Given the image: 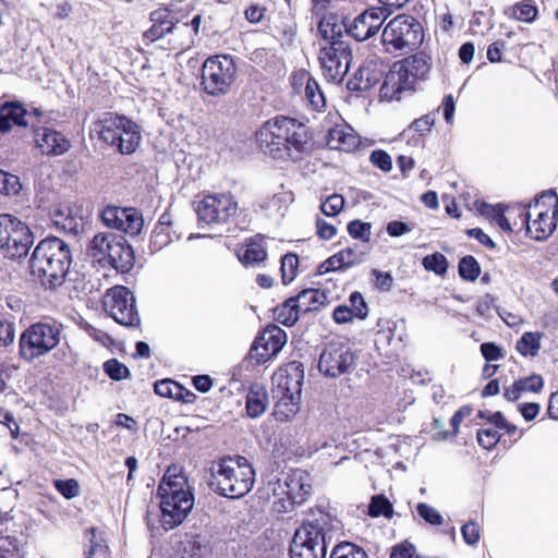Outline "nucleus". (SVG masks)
Wrapping results in <instances>:
<instances>
[{
    "label": "nucleus",
    "mask_w": 558,
    "mask_h": 558,
    "mask_svg": "<svg viewBox=\"0 0 558 558\" xmlns=\"http://www.w3.org/2000/svg\"><path fill=\"white\" fill-rule=\"evenodd\" d=\"M54 487L66 499H72L80 494V485L76 480H57Z\"/></svg>",
    "instance_id": "3c124183"
},
{
    "label": "nucleus",
    "mask_w": 558,
    "mask_h": 558,
    "mask_svg": "<svg viewBox=\"0 0 558 558\" xmlns=\"http://www.w3.org/2000/svg\"><path fill=\"white\" fill-rule=\"evenodd\" d=\"M281 494L293 504L301 505L307 500L312 493L311 477L303 470H291L278 480Z\"/></svg>",
    "instance_id": "aec40b11"
},
{
    "label": "nucleus",
    "mask_w": 558,
    "mask_h": 558,
    "mask_svg": "<svg viewBox=\"0 0 558 558\" xmlns=\"http://www.w3.org/2000/svg\"><path fill=\"white\" fill-rule=\"evenodd\" d=\"M50 219L56 229L69 234H78L84 228L83 217L77 209L70 205H57L53 207Z\"/></svg>",
    "instance_id": "5701e85b"
},
{
    "label": "nucleus",
    "mask_w": 558,
    "mask_h": 558,
    "mask_svg": "<svg viewBox=\"0 0 558 558\" xmlns=\"http://www.w3.org/2000/svg\"><path fill=\"white\" fill-rule=\"evenodd\" d=\"M372 226L368 222H362L360 220H353L348 225L349 234L364 242L369 241Z\"/></svg>",
    "instance_id": "09e8293b"
},
{
    "label": "nucleus",
    "mask_w": 558,
    "mask_h": 558,
    "mask_svg": "<svg viewBox=\"0 0 558 558\" xmlns=\"http://www.w3.org/2000/svg\"><path fill=\"white\" fill-rule=\"evenodd\" d=\"M461 533L469 545H474L480 539V526L474 521L465 523L461 529Z\"/></svg>",
    "instance_id": "bf43d9fd"
},
{
    "label": "nucleus",
    "mask_w": 558,
    "mask_h": 558,
    "mask_svg": "<svg viewBox=\"0 0 558 558\" xmlns=\"http://www.w3.org/2000/svg\"><path fill=\"white\" fill-rule=\"evenodd\" d=\"M418 515L424 519L427 523L432 525H440L442 524L444 518L438 510L434 507L421 502L416 507Z\"/></svg>",
    "instance_id": "8fccbe9b"
},
{
    "label": "nucleus",
    "mask_w": 558,
    "mask_h": 558,
    "mask_svg": "<svg viewBox=\"0 0 558 558\" xmlns=\"http://www.w3.org/2000/svg\"><path fill=\"white\" fill-rule=\"evenodd\" d=\"M206 538L201 535H185L175 549V558H202L207 553Z\"/></svg>",
    "instance_id": "c756f323"
},
{
    "label": "nucleus",
    "mask_w": 558,
    "mask_h": 558,
    "mask_svg": "<svg viewBox=\"0 0 558 558\" xmlns=\"http://www.w3.org/2000/svg\"><path fill=\"white\" fill-rule=\"evenodd\" d=\"M35 142L43 154L62 155L70 147V141L60 132L49 128H38L35 130Z\"/></svg>",
    "instance_id": "b1692460"
},
{
    "label": "nucleus",
    "mask_w": 558,
    "mask_h": 558,
    "mask_svg": "<svg viewBox=\"0 0 558 558\" xmlns=\"http://www.w3.org/2000/svg\"><path fill=\"white\" fill-rule=\"evenodd\" d=\"M236 65L232 57L217 54L205 60L202 66V86L210 96L229 93L235 82Z\"/></svg>",
    "instance_id": "9d476101"
},
{
    "label": "nucleus",
    "mask_w": 558,
    "mask_h": 558,
    "mask_svg": "<svg viewBox=\"0 0 558 558\" xmlns=\"http://www.w3.org/2000/svg\"><path fill=\"white\" fill-rule=\"evenodd\" d=\"M359 143L353 129L347 124L335 125L328 132L327 145L330 149L351 151Z\"/></svg>",
    "instance_id": "a878e982"
},
{
    "label": "nucleus",
    "mask_w": 558,
    "mask_h": 558,
    "mask_svg": "<svg viewBox=\"0 0 558 558\" xmlns=\"http://www.w3.org/2000/svg\"><path fill=\"white\" fill-rule=\"evenodd\" d=\"M369 159L374 166L385 172H389L392 168L391 157L385 150H374Z\"/></svg>",
    "instance_id": "6e6d98bb"
},
{
    "label": "nucleus",
    "mask_w": 558,
    "mask_h": 558,
    "mask_svg": "<svg viewBox=\"0 0 558 558\" xmlns=\"http://www.w3.org/2000/svg\"><path fill=\"white\" fill-rule=\"evenodd\" d=\"M365 259V253L356 252L353 247H347L327 258L318 266L320 275L329 271H342L362 264Z\"/></svg>",
    "instance_id": "393cba45"
},
{
    "label": "nucleus",
    "mask_w": 558,
    "mask_h": 558,
    "mask_svg": "<svg viewBox=\"0 0 558 558\" xmlns=\"http://www.w3.org/2000/svg\"><path fill=\"white\" fill-rule=\"evenodd\" d=\"M71 264L69 245L57 236L41 240L29 259L32 276L49 290H56L64 283Z\"/></svg>",
    "instance_id": "f03ea898"
},
{
    "label": "nucleus",
    "mask_w": 558,
    "mask_h": 558,
    "mask_svg": "<svg viewBox=\"0 0 558 558\" xmlns=\"http://www.w3.org/2000/svg\"><path fill=\"white\" fill-rule=\"evenodd\" d=\"M104 369L106 374L113 380H121L130 375L129 368L116 359L107 361L104 364Z\"/></svg>",
    "instance_id": "de8ad7c7"
},
{
    "label": "nucleus",
    "mask_w": 558,
    "mask_h": 558,
    "mask_svg": "<svg viewBox=\"0 0 558 558\" xmlns=\"http://www.w3.org/2000/svg\"><path fill=\"white\" fill-rule=\"evenodd\" d=\"M301 366V363L292 362L286 369H281L272 377V398L276 400L275 415L278 420H288L299 410L304 378Z\"/></svg>",
    "instance_id": "0eeeda50"
},
{
    "label": "nucleus",
    "mask_w": 558,
    "mask_h": 558,
    "mask_svg": "<svg viewBox=\"0 0 558 558\" xmlns=\"http://www.w3.org/2000/svg\"><path fill=\"white\" fill-rule=\"evenodd\" d=\"M34 243L29 227L9 214L0 215V248L11 259L25 257Z\"/></svg>",
    "instance_id": "9b49d317"
},
{
    "label": "nucleus",
    "mask_w": 558,
    "mask_h": 558,
    "mask_svg": "<svg viewBox=\"0 0 558 558\" xmlns=\"http://www.w3.org/2000/svg\"><path fill=\"white\" fill-rule=\"evenodd\" d=\"M330 558H368L367 554L361 547L352 543H342L337 545L331 551Z\"/></svg>",
    "instance_id": "ea45409f"
},
{
    "label": "nucleus",
    "mask_w": 558,
    "mask_h": 558,
    "mask_svg": "<svg viewBox=\"0 0 558 558\" xmlns=\"http://www.w3.org/2000/svg\"><path fill=\"white\" fill-rule=\"evenodd\" d=\"M299 265V258L295 254H286L281 259L282 281L284 284L290 283L295 275Z\"/></svg>",
    "instance_id": "37998d69"
},
{
    "label": "nucleus",
    "mask_w": 558,
    "mask_h": 558,
    "mask_svg": "<svg viewBox=\"0 0 558 558\" xmlns=\"http://www.w3.org/2000/svg\"><path fill=\"white\" fill-rule=\"evenodd\" d=\"M171 241L170 230H166V227H155L151 232L149 247L155 253L166 247Z\"/></svg>",
    "instance_id": "c03bdc74"
},
{
    "label": "nucleus",
    "mask_w": 558,
    "mask_h": 558,
    "mask_svg": "<svg viewBox=\"0 0 558 558\" xmlns=\"http://www.w3.org/2000/svg\"><path fill=\"white\" fill-rule=\"evenodd\" d=\"M301 314L303 313L302 311H299V306L294 298L288 299L275 311L276 319L288 327L293 326L299 320Z\"/></svg>",
    "instance_id": "2f4dec72"
},
{
    "label": "nucleus",
    "mask_w": 558,
    "mask_h": 558,
    "mask_svg": "<svg viewBox=\"0 0 558 558\" xmlns=\"http://www.w3.org/2000/svg\"><path fill=\"white\" fill-rule=\"evenodd\" d=\"M286 342V332L278 326H269L255 339L252 349L258 359L266 361L276 355Z\"/></svg>",
    "instance_id": "4be33fe9"
},
{
    "label": "nucleus",
    "mask_w": 558,
    "mask_h": 558,
    "mask_svg": "<svg viewBox=\"0 0 558 558\" xmlns=\"http://www.w3.org/2000/svg\"><path fill=\"white\" fill-rule=\"evenodd\" d=\"M174 24H158L153 23L151 27L145 32V37L151 41L161 38L166 34L170 33L173 28Z\"/></svg>",
    "instance_id": "052dcab7"
},
{
    "label": "nucleus",
    "mask_w": 558,
    "mask_h": 558,
    "mask_svg": "<svg viewBox=\"0 0 558 558\" xmlns=\"http://www.w3.org/2000/svg\"><path fill=\"white\" fill-rule=\"evenodd\" d=\"M269 404L268 393L264 386L254 384L246 395V413L250 417L256 418L265 413Z\"/></svg>",
    "instance_id": "c85d7f7f"
},
{
    "label": "nucleus",
    "mask_w": 558,
    "mask_h": 558,
    "mask_svg": "<svg viewBox=\"0 0 558 558\" xmlns=\"http://www.w3.org/2000/svg\"><path fill=\"white\" fill-rule=\"evenodd\" d=\"M422 32L421 24L413 16L400 14L385 26L381 41L387 52L413 49L422 43Z\"/></svg>",
    "instance_id": "f8f14e48"
},
{
    "label": "nucleus",
    "mask_w": 558,
    "mask_h": 558,
    "mask_svg": "<svg viewBox=\"0 0 558 558\" xmlns=\"http://www.w3.org/2000/svg\"><path fill=\"white\" fill-rule=\"evenodd\" d=\"M355 359V353L348 343L330 341L319 355L318 369L326 377L338 378L354 368Z\"/></svg>",
    "instance_id": "ddd939ff"
},
{
    "label": "nucleus",
    "mask_w": 558,
    "mask_h": 558,
    "mask_svg": "<svg viewBox=\"0 0 558 558\" xmlns=\"http://www.w3.org/2000/svg\"><path fill=\"white\" fill-rule=\"evenodd\" d=\"M376 80L377 78L372 75L369 68L361 66L348 81L347 86L352 92H365L375 85Z\"/></svg>",
    "instance_id": "473e14b6"
},
{
    "label": "nucleus",
    "mask_w": 558,
    "mask_h": 558,
    "mask_svg": "<svg viewBox=\"0 0 558 558\" xmlns=\"http://www.w3.org/2000/svg\"><path fill=\"white\" fill-rule=\"evenodd\" d=\"M429 69V59L423 53L409 56L393 63L380 87V97L401 100L402 94L412 92L416 82L426 77Z\"/></svg>",
    "instance_id": "423d86ee"
},
{
    "label": "nucleus",
    "mask_w": 558,
    "mask_h": 558,
    "mask_svg": "<svg viewBox=\"0 0 558 558\" xmlns=\"http://www.w3.org/2000/svg\"><path fill=\"white\" fill-rule=\"evenodd\" d=\"M305 96L310 104L316 109L320 110L325 107V97L320 90L318 83L312 78L307 77L306 86H305Z\"/></svg>",
    "instance_id": "a19ab883"
},
{
    "label": "nucleus",
    "mask_w": 558,
    "mask_h": 558,
    "mask_svg": "<svg viewBox=\"0 0 558 558\" xmlns=\"http://www.w3.org/2000/svg\"><path fill=\"white\" fill-rule=\"evenodd\" d=\"M372 276L375 278V287L380 291H390L393 284V278L390 272L380 271L377 269L372 270Z\"/></svg>",
    "instance_id": "4d7b16f0"
},
{
    "label": "nucleus",
    "mask_w": 558,
    "mask_h": 558,
    "mask_svg": "<svg viewBox=\"0 0 558 558\" xmlns=\"http://www.w3.org/2000/svg\"><path fill=\"white\" fill-rule=\"evenodd\" d=\"M422 265L427 271L444 275L448 269L447 258L441 253H434L423 258Z\"/></svg>",
    "instance_id": "79ce46f5"
},
{
    "label": "nucleus",
    "mask_w": 558,
    "mask_h": 558,
    "mask_svg": "<svg viewBox=\"0 0 558 558\" xmlns=\"http://www.w3.org/2000/svg\"><path fill=\"white\" fill-rule=\"evenodd\" d=\"M128 121L129 119L123 116L105 113L97 121L93 122L90 134L97 136L101 143L111 147V145H117L118 133L125 131V123Z\"/></svg>",
    "instance_id": "412c9836"
},
{
    "label": "nucleus",
    "mask_w": 558,
    "mask_h": 558,
    "mask_svg": "<svg viewBox=\"0 0 558 558\" xmlns=\"http://www.w3.org/2000/svg\"><path fill=\"white\" fill-rule=\"evenodd\" d=\"M317 235L323 240H330L337 234V228L322 218L316 220Z\"/></svg>",
    "instance_id": "0e129e2a"
},
{
    "label": "nucleus",
    "mask_w": 558,
    "mask_h": 558,
    "mask_svg": "<svg viewBox=\"0 0 558 558\" xmlns=\"http://www.w3.org/2000/svg\"><path fill=\"white\" fill-rule=\"evenodd\" d=\"M87 254L101 265H109L122 272L129 271L134 264V253L126 240L111 232H98L87 245Z\"/></svg>",
    "instance_id": "6e6552de"
},
{
    "label": "nucleus",
    "mask_w": 558,
    "mask_h": 558,
    "mask_svg": "<svg viewBox=\"0 0 558 558\" xmlns=\"http://www.w3.org/2000/svg\"><path fill=\"white\" fill-rule=\"evenodd\" d=\"M14 125L26 126L29 124V113L20 105H11L2 108Z\"/></svg>",
    "instance_id": "a18cd8bd"
},
{
    "label": "nucleus",
    "mask_w": 558,
    "mask_h": 558,
    "mask_svg": "<svg viewBox=\"0 0 558 558\" xmlns=\"http://www.w3.org/2000/svg\"><path fill=\"white\" fill-rule=\"evenodd\" d=\"M368 514L373 518L384 515L391 518L393 514L392 504L384 496H373L368 506Z\"/></svg>",
    "instance_id": "e433bc0d"
},
{
    "label": "nucleus",
    "mask_w": 558,
    "mask_h": 558,
    "mask_svg": "<svg viewBox=\"0 0 558 558\" xmlns=\"http://www.w3.org/2000/svg\"><path fill=\"white\" fill-rule=\"evenodd\" d=\"M521 383L522 391L526 392H538L544 387V380L542 376L533 374L529 377H524L519 379Z\"/></svg>",
    "instance_id": "13d9d810"
},
{
    "label": "nucleus",
    "mask_w": 558,
    "mask_h": 558,
    "mask_svg": "<svg viewBox=\"0 0 558 558\" xmlns=\"http://www.w3.org/2000/svg\"><path fill=\"white\" fill-rule=\"evenodd\" d=\"M331 517L319 511L296 529L290 544L291 558H326L327 538H331Z\"/></svg>",
    "instance_id": "39448f33"
},
{
    "label": "nucleus",
    "mask_w": 558,
    "mask_h": 558,
    "mask_svg": "<svg viewBox=\"0 0 558 558\" xmlns=\"http://www.w3.org/2000/svg\"><path fill=\"white\" fill-rule=\"evenodd\" d=\"M14 340V325L7 320H0V348L11 344Z\"/></svg>",
    "instance_id": "680f3d73"
},
{
    "label": "nucleus",
    "mask_w": 558,
    "mask_h": 558,
    "mask_svg": "<svg viewBox=\"0 0 558 558\" xmlns=\"http://www.w3.org/2000/svg\"><path fill=\"white\" fill-rule=\"evenodd\" d=\"M541 332H524L517 342V350L523 356H536L541 350Z\"/></svg>",
    "instance_id": "72a5a7b5"
},
{
    "label": "nucleus",
    "mask_w": 558,
    "mask_h": 558,
    "mask_svg": "<svg viewBox=\"0 0 558 558\" xmlns=\"http://www.w3.org/2000/svg\"><path fill=\"white\" fill-rule=\"evenodd\" d=\"M256 143L264 154L283 159L291 151L306 153L311 148L307 128L295 119L279 116L266 121L256 132Z\"/></svg>",
    "instance_id": "f257e3e1"
},
{
    "label": "nucleus",
    "mask_w": 558,
    "mask_h": 558,
    "mask_svg": "<svg viewBox=\"0 0 558 558\" xmlns=\"http://www.w3.org/2000/svg\"><path fill=\"white\" fill-rule=\"evenodd\" d=\"M102 223L131 236L140 234L144 226L143 215L135 208L107 206L100 214Z\"/></svg>",
    "instance_id": "a211bd4d"
},
{
    "label": "nucleus",
    "mask_w": 558,
    "mask_h": 558,
    "mask_svg": "<svg viewBox=\"0 0 558 558\" xmlns=\"http://www.w3.org/2000/svg\"><path fill=\"white\" fill-rule=\"evenodd\" d=\"M499 434L495 427L480 429L477 432V441L485 449H492L499 441Z\"/></svg>",
    "instance_id": "5fc2aeb1"
},
{
    "label": "nucleus",
    "mask_w": 558,
    "mask_h": 558,
    "mask_svg": "<svg viewBox=\"0 0 558 558\" xmlns=\"http://www.w3.org/2000/svg\"><path fill=\"white\" fill-rule=\"evenodd\" d=\"M480 274L481 267L473 256L466 255L461 258L459 263V275L461 278L468 281H475Z\"/></svg>",
    "instance_id": "58836bf2"
},
{
    "label": "nucleus",
    "mask_w": 558,
    "mask_h": 558,
    "mask_svg": "<svg viewBox=\"0 0 558 558\" xmlns=\"http://www.w3.org/2000/svg\"><path fill=\"white\" fill-rule=\"evenodd\" d=\"M117 145H111V148L116 149L122 155L133 154L141 143V132L137 124L129 120L125 123V131L118 133Z\"/></svg>",
    "instance_id": "cd10ccee"
},
{
    "label": "nucleus",
    "mask_w": 558,
    "mask_h": 558,
    "mask_svg": "<svg viewBox=\"0 0 558 558\" xmlns=\"http://www.w3.org/2000/svg\"><path fill=\"white\" fill-rule=\"evenodd\" d=\"M104 305L106 312L120 325L137 327L140 315L136 310L135 296L125 287L117 286L108 290Z\"/></svg>",
    "instance_id": "4468645a"
},
{
    "label": "nucleus",
    "mask_w": 558,
    "mask_h": 558,
    "mask_svg": "<svg viewBox=\"0 0 558 558\" xmlns=\"http://www.w3.org/2000/svg\"><path fill=\"white\" fill-rule=\"evenodd\" d=\"M238 203L229 193H214L204 196L197 204L198 220L206 225H222L235 215Z\"/></svg>",
    "instance_id": "dca6fc26"
},
{
    "label": "nucleus",
    "mask_w": 558,
    "mask_h": 558,
    "mask_svg": "<svg viewBox=\"0 0 558 558\" xmlns=\"http://www.w3.org/2000/svg\"><path fill=\"white\" fill-rule=\"evenodd\" d=\"M537 13V8L529 0L521 1L512 7V16L521 22H533L536 19Z\"/></svg>",
    "instance_id": "4c0bfd02"
},
{
    "label": "nucleus",
    "mask_w": 558,
    "mask_h": 558,
    "mask_svg": "<svg viewBox=\"0 0 558 558\" xmlns=\"http://www.w3.org/2000/svg\"><path fill=\"white\" fill-rule=\"evenodd\" d=\"M266 256L267 252L263 241H252L246 245L244 253L240 255V260L243 264L248 265L263 262Z\"/></svg>",
    "instance_id": "c9c22d12"
},
{
    "label": "nucleus",
    "mask_w": 558,
    "mask_h": 558,
    "mask_svg": "<svg viewBox=\"0 0 558 558\" xmlns=\"http://www.w3.org/2000/svg\"><path fill=\"white\" fill-rule=\"evenodd\" d=\"M294 300L298 303L299 311L306 314L323 305L326 301V294L318 289H306L294 296Z\"/></svg>",
    "instance_id": "7c9ffc66"
},
{
    "label": "nucleus",
    "mask_w": 558,
    "mask_h": 558,
    "mask_svg": "<svg viewBox=\"0 0 558 558\" xmlns=\"http://www.w3.org/2000/svg\"><path fill=\"white\" fill-rule=\"evenodd\" d=\"M387 16L388 12L383 8L366 9L347 22V34L357 41L367 40L378 34Z\"/></svg>",
    "instance_id": "6ab92c4d"
},
{
    "label": "nucleus",
    "mask_w": 558,
    "mask_h": 558,
    "mask_svg": "<svg viewBox=\"0 0 558 558\" xmlns=\"http://www.w3.org/2000/svg\"><path fill=\"white\" fill-rule=\"evenodd\" d=\"M348 23L345 20L340 19L335 14H327L322 17L318 24V32L326 45H331L333 41H343V33H347Z\"/></svg>",
    "instance_id": "bb28decb"
},
{
    "label": "nucleus",
    "mask_w": 558,
    "mask_h": 558,
    "mask_svg": "<svg viewBox=\"0 0 558 558\" xmlns=\"http://www.w3.org/2000/svg\"><path fill=\"white\" fill-rule=\"evenodd\" d=\"M344 206V198L339 194H332L322 204V213L326 216L338 215Z\"/></svg>",
    "instance_id": "864d4df0"
},
{
    "label": "nucleus",
    "mask_w": 558,
    "mask_h": 558,
    "mask_svg": "<svg viewBox=\"0 0 558 558\" xmlns=\"http://www.w3.org/2000/svg\"><path fill=\"white\" fill-rule=\"evenodd\" d=\"M255 483V471L243 457L223 458L210 469L209 487L220 496L239 499L247 495Z\"/></svg>",
    "instance_id": "7ed1b4c3"
},
{
    "label": "nucleus",
    "mask_w": 558,
    "mask_h": 558,
    "mask_svg": "<svg viewBox=\"0 0 558 558\" xmlns=\"http://www.w3.org/2000/svg\"><path fill=\"white\" fill-rule=\"evenodd\" d=\"M434 123H435V114L428 113V114L421 117L420 119H416L411 124V129H413L415 132H417L420 134H423L424 132L429 131L430 128L434 125Z\"/></svg>",
    "instance_id": "338daca9"
},
{
    "label": "nucleus",
    "mask_w": 558,
    "mask_h": 558,
    "mask_svg": "<svg viewBox=\"0 0 558 558\" xmlns=\"http://www.w3.org/2000/svg\"><path fill=\"white\" fill-rule=\"evenodd\" d=\"M22 189L19 177L3 171L0 194L16 195Z\"/></svg>",
    "instance_id": "603ef678"
},
{
    "label": "nucleus",
    "mask_w": 558,
    "mask_h": 558,
    "mask_svg": "<svg viewBox=\"0 0 558 558\" xmlns=\"http://www.w3.org/2000/svg\"><path fill=\"white\" fill-rule=\"evenodd\" d=\"M520 217L521 226H525L527 234L537 241L547 239L556 228L555 211L550 213L539 201L522 210Z\"/></svg>",
    "instance_id": "f3484780"
},
{
    "label": "nucleus",
    "mask_w": 558,
    "mask_h": 558,
    "mask_svg": "<svg viewBox=\"0 0 558 558\" xmlns=\"http://www.w3.org/2000/svg\"><path fill=\"white\" fill-rule=\"evenodd\" d=\"M175 471V468H169L158 487L160 523L166 531L181 524L194 506L193 495L184 490V476L177 475Z\"/></svg>",
    "instance_id": "20e7f679"
},
{
    "label": "nucleus",
    "mask_w": 558,
    "mask_h": 558,
    "mask_svg": "<svg viewBox=\"0 0 558 558\" xmlns=\"http://www.w3.org/2000/svg\"><path fill=\"white\" fill-rule=\"evenodd\" d=\"M352 52L347 41H333L319 50V62L324 76L333 83H340L349 71Z\"/></svg>",
    "instance_id": "2eb2a0df"
},
{
    "label": "nucleus",
    "mask_w": 558,
    "mask_h": 558,
    "mask_svg": "<svg viewBox=\"0 0 558 558\" xmlns=\"http://www.w3.org/2000/svg\"><path fill=\"white\" fill-rule=\"evenodd\" d=\"M154 390L161 397L172 398L183 402H191V400L184 396L185 388L171 379H162L157 381L155 384Z\"/></svg>",
    "instance_id": "f704fd0d"
},
{
    "label": "nucleus",
    "mask_w": 558,
    "mask_h": 558,
    "mask_svg": "<svg viewBox=\"0 0 558 558\" xmlns=\"http://www.w3.org/2000/svg\"><path fill=\"white\" fill-rule=\"evenodd\" d=\"M349 303L350 305L348 306L350 307V312L353 317L359 319H364L367 317L368 308L361 293L353 292L349 298Z\"/></svg>",
    "instance_id": "49530a36"
},
{
    "label": "nucleus",
    "mask_w": 558,
    "mask_h": 558,
    "mask_svg": "<svg viewBox=\"0 0 558 558\" xmlns=\"http://www.w3.org/2000/svg\"><path fill=\"white\" fill-rule=\"evenodd\" d=\"M481 352L487 361H498L504 357L501 348L493 342H485L481 345Z\"/></svg>",
    "instance_id": "e2e57ef3"
},
{
    "label": "nucleus",
    "mask_w": 558,
    "mask_h": 558,
    "mask_svg": "<svg viewBox=\"0 0 558 558\" xmlns=\"http://www.w3.org/2000/svg\"><path fill=\"white\" fill-rule=\"evenodd\" d=\"M0 424H3L9 428L12 438L16 439L19 437L20 427H19V424L16 423L14 416L9 412L3 411L1 408H0Z\"/></svg>",
    "instance_id": "69168bd1"
},
{
    "label": "nucleus",
    "mask_w": 558,
    "mask_h": 558,
    "mask_svg": "<svg viewBox=\"0 0 558 558\" xmlns=\"http://www.w3.org/2000/svg\"><path fill=\"white\" fill-rule=\"evenodd\" d=\"M62 325L57 322L36 323L28 327L20 338V354L32 361L54 349L61 339Z\"/></svg>",
    "instance_id": "1a4fd4ad"
},
{
    "label": "nucleus",
    "mask_w": 558,
    "mask_h": 558,
    "mask_svg": "<svg viewBox=\"0 0 558 558\" xmlns=\"http://www.w3.org/2000/svg\"><path fill=\"white\" fill-rule=\"evenodd\" d=\"M266 9L259 4H251L244 12L250 23H259L265 16Z\"/></svg>",
    "instance_id": "774afa93"
}]
</instances>
